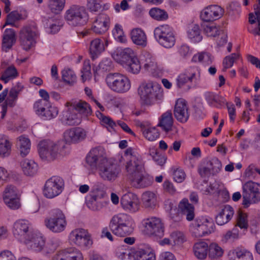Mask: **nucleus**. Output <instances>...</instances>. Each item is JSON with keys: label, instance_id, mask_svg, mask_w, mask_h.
<instances>
[{"label": "nucleus", "instance_id": "nucleus-33", "mask_svg": "<svg viewBox=\"0 0 260 260\" xmlns=\"http://www.w3.org/2000/svg\"><path fill=\"white\" fill-rule=\"evenodd\" d=\"M204 95L206 102L212 107L220 109L226 104L225 99L218 94L207 92Z\"/></svg>", "mask_w": 260, "mask_h": 260}, {"label": "nucleus", "instance_id": "nucleus-24", "mask_svg": "<svg viewBox=\"0 0 260 260\" xmlns=\"http://www.w3.org/2000/svg\"><path fill=\"white\" fill-rule=\"evenodd\" d=\"M104 154V150L102 148L95 147L92 149L86 157V164L91 169H98L99 165L106 158Z\"/></svg>", "mask_w": 260, "mask_h": 260}, {"label": "nucleus", "instance_id": "nucleus-49", "mask_svg": "<svg viewBox=\"0 0 260 260\" xmlns=\"http://www.w3.org/2000/svg\"><path fill=\"white\" fill-rule=\"evenodd\" d=\"M208 256L211 259H217L223 253V250L217 243H212L208 246Z\"/></svg>", "mask_w": 260, "mask_h": 260}, {"label": "nucleus", "instance_id": "nucleus-17", "mask_svg": "<svg viewBox=\"0 0 260 260\" xmlns=\"http://www.w3.org/2000/svg\"><path fill=\"white\" fill-rule=\"evenodd\" d=\"M30 226V224L28 220L18 219L13 223L12 233L15 238L23 242L32 232Z\"/></svg>", "mask_w": 260, "mask_h": 260}, {"label": "nucleus", "instance_id": "nucleus-21", "mask_svg": "<svg viewBox=\"0 0 260 260\" xmlns=\"http://www.w3.org/2000/svg\"><path fill=\"white\" fill-rule=\"evenodd\" d=\"M224 13V10L216 5L205 7L200 14L201 19L206 22L213 21L220 18Z\"/></svg>", "mask_w": 260, "mask_h": 260}, {"label": "nucleus", "instance_id": "nucleus-25", "mask_svg": "<svg viewBox=\"0 0 260 260\" xmlns=\"http://www.w3.org/2000/svg\"><path fill=\"white\" fill-rule=\"evenodd\" d=\"M174 114L176 119L181 122H186L189 117L188 106L186 101L183 99H178L176 103Z\"/></svg>", "mask_w": 260, "mask_h": 260}, {"label": "nucleus", "instance_id": "nucleus-10", "mask_svg": "<svg viewBox=\"0 0 260 260\" xmlns=\"http://www.w3.org/2000/svg\"><path fill=\"white\" fill-rule=\"evenodd\" d=\"M71 243L82 249H89L93 244L91 234L87 230L77 228L71 232L69 236Z\"/></svg>", "mask_w": 260, "mask_h": 260}, {"label": "nucleus", "instance_id": "nucleus-40", "mask_svg": "<svg viewBox=\"0 0 260 260\" xmlns=\"http://www.w3.org/2000/svg\"><path fill=\"white\" fill-rule=\"evenodd\" d=\"M30 146V141L27 137L22 135L17 139L16 146L22 156H25L29 153Z\"/></svg>", "mask_w": 260, "mask_h": 260}, {"label": "nucleus", "instance_id": "nucleus-60", "mask_svg": "<svg viewBox=\"0 0 260 260\" xmlns=\"http://www.w3.org/2000/svg\"><path fill=\"white\" fill-rule=\"evenodd\" d=\"M22 15L18 12L14 11L9 13L7 17L5 26L11 25L16 27V22L21 19Z\"/></svg>", "mask_w": 260, "mask_h": 260}, {"label": "nucleus", "instance_id": "nucleus-11", "mask_svg": "<svg viewBox=\"0 0 260 260\" xmlns=\"http://www.w3.org/2000/svg\"><path fill=\"white\" fill-rule=\"evenodd\" d=\"M243 205L248 207L251 204L260 202V184L253 181H248L243 186Z\"/></svg>", "mask_w": 260, "mask_h": 260}, {"label": "nucleus", "instance_id": "nucleus-51", "mask_svg": "<svg viewBox=\"0 0 260 260\" xmlns=\"http://www.w3.org/2000/svg\"><path fill=\"white\" fill-rule=\"evenodd\" d=\"M191 61L194 62H202L209 65L212 63L211 55L206 52H201L194 54Z\"/></svg>", "mask_w": 260, "mask_h": 260}, {"label": "nucleus", "instance_id": "nucleus-20", "mask_svg": "<svg viewBox=\"0 0 260 260\" xmlns=\"http://www.w3.org/2000/svg\"><path fill=\"white\" fill-rule=\"evenodd\" d=\"M34 109L38 116L46 120L55 118L58 114L57 108L52 106L51 103L44 106L41 104L34 105Z\"/></svg>", "mask_w": 260, "mask_h": 260}, {"label": "nucleus", "instance_id": "nucleus-2", "mask_svg": "<svg viewBox=\"0 0 260 260\" xmlns=\"http://www.w3.org/2000/svg\"><path fill=\"white\" fill-rule=\"evenodd\" d=\"M134 221L129 215L119 213L111 219L109 226L115 235L124 237L131 235L134 231Z\"/></svg>", "mask_w": 260, "mask_h": 260}, {"label": "nucleus", "instance_id": "nucleus-36", "mask_svg": "<svg viewBox=\"0 0 260 260\" xmlns=\"http://www.w3.org/2000/svg\"><path fill=\"white\" fill-rule=\"evenodd\" d=\"M136 252L134 249L126 245L118 247L116 255L121 260H136Z\"/></svg>", "mask_w": 260, "mask_h": 260}, {"label": "nucleus", "instance_id": "nucleus-59", "mask_svg": "<svg viewBox=\"0 0 260 260\" xmlns=\"http://www.w3.org/2000/svg\"><path fill=\"white\" fill-rule=\"evenodd\" d=\"M136 260H155L154 253L140 249L136 252Z\"/></svg>", "mask_w": 260, "mask_h": 260}, {"label": "nucleus", "instance_id": "nucleus-29", "mask_svg": "<svg viewBox=\"0 0 260 260\" xmlns=\"http://www.w3.org/2000/svg\"><path fill=\"white\" fill-rule=\"evenodd\" d=\"M16 40V34L14 29L6 28L2 36V50L5 52H9L15 44Z\"/></svg>", "mask_w": 260, "mask_h": 260}, {"label": "nucleus", "instance_id": "nucleus-32", "mask_svg": "<svg viewBox=\"0 0 260 260\" xmlns=\"http://www.w3.org/2000/svg\"><path fill=\"white\" fill-rule=\"evenodd\" d=\"M144 60L142 62L143 68L153 76H157L161 70L156 62L155 58L151 54L146 53L144 55Z\"/></svg>", "mask_w": 260, "mask_h": 260}, {"label": "nucleus", "instance_id": "nucleus-23", "mask_svg": "<svg viewBox=\"0 0 260 260\" xmlns=\"http://www.w3.org/2000/svg\"><path fill=\"white\" fill-rule=\"evenodd\" d=\"M86 131L80 127H75L67 129L63 133L66 143H78L83 141L86 137Z\"/></svg>", "mask_w": 260, "mask_h": 260}, {"label": "nucleus", "instance_id": "nucleus-7", "mask_svg": "<svg viewBox=\"0 0 260 260\" xmlns=\"http://www.w3.org/2000/svg\"><path fill=\"white\" fill-rule=\"evenodd\" d=\"M141 99L146 105H151L162 96V90L159 86L152 82L143 83L138 88Z\"/></svg>", "mask_w": 260, "mask_h": 260}, {"label": "nucleus", "instance_id": "nucleus-37", "mask_svg": "<svg viewBox=\"0 0 260 260\" xmlns=\"http://www.w3.org/2000/svg\"><path fill=\"white\" fill-rule=\"evenodd\" d=\"M131 38L133 42L138 46L144 47L147 45V37L141 28H136L132 30Z\"/></svg>", "mask_w": 260, "mask_h": 260}, {"label": "nucleus", "instance_id": "nucleus-9", "mask_svg": "<svg viewBox=\"0 0 260 260\" xmlns=\"http://www.w3.org/2000/svg\"><path fill=\"white\" fill-rule=\"evenodd\" d=\"M154 36L157 42L166 48H170L175 44L176 39L172 27L168 25H161L154 30Z\"/></svg>", "mask_w": 260, "mask_h": 260}, {"label": "nucleus", "instance_id": "nucleus-56", "mask_svg": "<svg viewBox=\"0 0 260 260\" xmlns=\"http://www.w3.org/2000/svg\"><path fill=\"white\" fill-rule=\"evenodd\" d=\"M112 34L114 39L120 43H125L126 38L124 34L122 27L119 24H116L114 29L112 30Z\"/></svg>", "mask_w": 260, "mask_h": 260}, {"label": "nucleus", "instance_id": "nucleus-5", "mask_svg": "<svg viewBox=\"0 0 260 260\" xmlns=\"http://www.w3.org/2000/svg\"><path fill=\"white\" fill-rule=\"evenodd\" d=\"M106 82L112 91L118 93L127 92L131 87L129 79L126 76L118 73L108 74Z\"/></svg>", "mask_w": 260, "mask_h": 260}, {"label": "nucleus", "instance_id": "nucleus-50", "mask_svg": "<svg viewBox=\"0 0 260 260\" xmlns=\"http://www.w3.org/2000/svg\"><path fill=\"white\" fill-rule=\"evenodd\" d=\"M18 76L17 69L14 66L8 67L3 73L1 80L5 83H7L9 81L16 78Z\"/></svg>", "mask_w": 260, "mask_h": 260}, {"label": "nucleus", "instance_id": "nucleus-16", "mask_svg": "<svg viewBox=\"0 0 260 260\" xmlns=\"http://www.w3.org/2000/svg\"><path fill=\"white\" fill-rule=\"evenodd\" d=\"M143 224L147 234L160 238L164 236L165 226L160 218L156 217H150L143 219Z\"/></svg>", "mask_w": 260, "mask_h": 260}, {"label": "nucleus", "instance_id": "nucleus-47", "mask_svg": "<svg viewBox=\"0 0 260 260\" xmlns=\"http://www.w3.org/2000/svg\"><path fill=\"white\" fill-rule=\"evenodd\" d=\"M197 223H199L206 235L211 233L214 231V224L211 218L202 217L197 219Z\"/></svg>", "mask_w": 260, "mask_h": 260}, {"label": "nucleus", "instance_id": "nucleus-19", "mask_svg": "<svg viewBox=\"0 0 260 260\" xmlns=\"http://www.w3.org/2000/svg\"><path fill=\"white\" fill-rule=\"evenodd\" d=\"M120 203L122 208L130 213H136L140 209V202L137 196L131 192L122 196Z\"/></svg>", "mask_w": 260, "mask_h": 260}, {"label": "nucleus", "instance_id": "nucleus-28", "mask_svg": "<svg viewBox=\"0 0 260 260\" xmlns=\"http://www.w3.org/2000/svg\"><path fill=\"white\" fill-rule=\"evenodd\" d=\"M66 109L62 113L61 120L62 122L69 125L79 124L82 121L81 116L71 106H65Z\"/></svg>", "mask_w": 260, "mask_h": 260}, {"label": "nucleus", "instance_id": "nucleus-14", "mask_svg": "<svg viewBox=\"0 0 260 260\" xmlns=\"http://www.w3.org/2000/svg\"><path fill=\"white\" fill-rule=\"evenodd\" d=\"M98 174L104 180L113 181L118 177L120 170L118 166L106 158L98 166Z\"/></svg>", "mask_w": 260, "mask_h": 260}, {"label": "nucleus", "instance_id": "nucleus-55", "mask_svg": "<svg viewBox=\"0 0 260 260\" xmlns=\"http://www.w3.org/2000/svg\"><path fill=\"white\" fill-rule=\"evenodd\" d=\"M62 78L64 82L70 85H73L77 81L74 72L70 69H64L62 71Z\"/></svg>", "mask_w": 260, "mask_h": 260}, {"label": "nucleus", "instance_id": "nucleus-18", "mask_svg": "<svg viewBox=\"0 0 260 260\" xmlns=\"http://www.w3.org/2000/svg\"><path fill=\"white\" fill-rule=\"evenodd\" d=\"M104 188V185L101 183L98 182L94 184L89 199L86 202V205L88 208L92 210L99 209L100 205L99 200L106 195Z\"/></svg>", "mask_w": 260, "mask_h": 260}, {"label": "nucleus", "instance_id": "nucleus-48", "mask_svg": "<svg viewBox=\"0 0 260 260\" xmlns=\"http://www.w3.org/2000/svg\"><path fill=\"white\" fill-rule=\"evenodd\" d=\"M197 223H199L206 235L211 233L214 231V224L211 218L202 217L197 219Z\"/></svg>", "mask_w": 260, "mask_h": 260}, {"label": "nucleus", "instance_id": "nucleus-62", "mask_svg": "<svg viewBox=\"0 0 260 260\" xmlns=\"http://www.w3.org/2000/svg\"><path fill=\"white\" fill-rule=\"evenodd\" d=\"M204 32L210 37H215L219 35V30L214 24H209L204 26Z\"/></svg>", "mask_w": 260, "mask_h": 260}, {"label": "nucleus", "instance_id": "nucleus-45", "mask_svg": "<svg viewBox=\"0 0 260 260\" xmlns=\"http://www.w3.org/2000/svg\"><path fill=\"white\" fill-rule=\"evenodd\" d=\"M143 204L146 208H153L157 203V196L155 193L147 191L144 192L142 196Z\"/></svg>", "mask_w": 260, "mask_h": 260}, {"label": "nucleus", "instance_id": "nucleus-38", "mask_svg": "<svg viewBox=\"0 0 260 260\" xmlns=\"http://www.w3.org/2000/svg\"><path fill=\"white\" fill-rule=\"evenodd\" d=\"M173 124V119L172 112L168 111L163 113L159 118L157 126L160 127L162 131L168 132L172 129Z\"/></svg>", "mask_w": 260, "mask_h": 260}, {"label": "nucleus", "instance_id": "nucleus-6", "mask_svg": "<svg viewBox=\"0 0 260 260\" xmlns=\"http://www.w3.org/2000/svg\"><path fill=\"white\" fill-rule=\"evenodd\" d=\"M201 79V70L199 67L190 66L179 74L176 79V85L178 88L188 89L189 84L198 83Z\"/></svg>", "mask_w": 260, "mask_h": 260}, {"label": "nucleus", "instance_id": "nucleus-15", "mask_svg": "<svg viewBox=\"0 0 260 260\" xmlns=\"http://www.w3.org/2000/svg\"><path fill=\"white\" fill-rule=\"evenodd\" d=\"M3 200L7 207L13 210L21 206L20 196L17 188L13 185H7L3 192Z\"/></svg>", "mask_w": 260, "mask_h": 260}, {"label": "nucleus", "instance_id": "nucleus-12", "mask_svg": "<svg viewBox=\"0 0 260 260\" xmlns=\"http://www.w3.org/2000/svg\"><path fill=\"white\" fill-rule=\"evenodd\" d=\"M38 36L37 28L34 26H25L19 32V41L22 48L28 51L33 47Z\"/></svg>", "mask_w": 260, "mask_h": 260}, {"label": "nucleus", "instance_id": "nucleus-26", "mask_svg": "<svg viewBox=\"0 0 260 260\" xmlns=\"http://www.w3.org/2000/svg\"><path fill=\"white\" fill-rule=\"evenodd\" d=\"M23 242L36 251H41L45 245V240L42 234L37 232H32Z\"/></svg>", "mask_w": 260, "mask_h": 260}, {"label": "nucleus", "instance_id": "nucleus-44", "mask_svg": "<svg viewBox=\"0 0 260 260\" xmlns=\"http://www.w3.org/2000/svg\"><path fill=\"white\" fill-rule=\"evenodd\" d=\"M187 34L188 38L193 43H199L202 40L200 26L197 24H193L189 26Z\"/></svg>", "mask_w": 260, "mask_h": 260}, {"label": "nucleus", "instance_id": "nucleus-42", "mask_svg": "<svg viewBox=\"0 0 260 260\" xmlns=\"http://www.w3.org/2000/svg\"><path fill=\"white\" fill-rule=\"evenodd\" d=\"M12 143L7 136L0 135V156L8 157L11 152Z\"/></svg>", "mask_w": 260, "mask_h": 260}, {"label": "nucleus", "instance_id": "nucleus-39", "mask_svg": "<svg viewBox=\"0 0 260 260\" xmlns=\"http://www.w3.org/2000/svg\"><path fill=\"white\" fill-rule=\"evenodd\" d=\"M117 56L121 63L125 64L136 56L134 51L131 48H119L117 51Z\"/></svg>", "mask_w": 260, "mask_h": 260}, {"label": "nucleus", "instance_id": "nucleus-58", "mask_svg": "<svg viewBox=\"0 0 260 260\" xmlns=\"http://www.w3.org/2000/svg\"><path fill=\"white\" fill-rule=\"evenodd\" d=\"M143 134L147 140L150 141L155 140L159 136V133L155 127H151L144 129L143 131Z\"/></svg>", "mask_w": 260, "mask_h": 260}, {"label": "nucleus", "instance_id": "nucleus-54", "mask_svg": "<svg viewBox=\"0 0 260 260\" xmlns=\"http://www.w3.org/2000/svg\"><path fill=\"white\" fill-rule=\"evenodd\" d=\"M126 71L133 74L139 73L141 66L138 58L136 56L133 59L125 64Z\"/></svg>", "mask_w": 260, "mask_h": 260}, {"label": "nucleus", "instance_id": "nucleus-27", "mask_svg": "<svg viewBox=\"0 0 260 260\" xmlns=\"http://www.w3.org/2000/svg\"><path fill=\"white\" fill-rule=\"evenodd\" d=\"M110 18L105 13L99 14L93 22L92 30L96 34L101 35L106 32L109 27Z\"/></svg>", "mask_w": 260, "mask_h": 260}, {"label": "nucleus", "instance_id": "nucleus-46", "mask_svg": "<svg viewBox=\"0 0 260 260\" xmlns=\"http://www.w3.org/2000/svg\"><path fill=\"white\" fill-rule=\"evenodd\" d=\"M95 114L100 119L102 125L106 127L108 129L111 128L115 130L117 128V121H114L110 117L105 116L99 111H96Z\"/></svg>", "mask_w": 260, "mask_h": 260}, {"label": "nucleus", "instance_id": "nucleus-43", "mask_svg": "<svg viewBox=\"0 0 260 260\" xmlns=\"http://www.w3.org/2000/svg\"><path fill=\"white\" fill-rule=\"evenodd\" d=\"M208 245L204 241H200L194 244L193 246V252L194 255L199 259H205L208 253Z\"/></svg>", "mask_w": 260, "mask_h": 260}, {"label": "nucleus", "instance_id": "nucleus-64", "mask_svg": "<svg viewBox=\"0 0 260 260\" xmlns=\"http://www.w3.org/2000/svg\"><path fill=\"white\" fill-rule=\"evenodd\" d=\"M170 238L174 244H181L185 240L184 234L178 231L172 232L170 234Z\"/></svg>", "mask_w": 260, "mask_h": 260}, {"label": "nucleus", "instance_id": "nucleus-53", "mask_svg": "<svg viewBox=\"0 0 260 260\" xmlns=\"http://www.w3.org/2000/svg\"><path fill=\"white\" fill-rule=\"evenodd\" d=\"M149 13L152 18L158 21H164L168 18L167 12L158 8L151 9Z\"/></svg>", "mask_w": 260, "mask_h": 260}, {"label": "nucleus", "instance_id": "nucleus-34", "mask_svg": "<svg viewBox=\"0 0 260 260\" xmlns=\"http://www.w3.org/2000/svg\"><path fill=\"white\" fill-rule=\"evenodd\" d=\"M234 210L230 205H225L216 217V222L220 225L228 223L233 217Z\"/></svg>", "mask_w": 260, "mask_h": 260}, {"label": "nucleus", "instance_id": "nucleus-1", "mask_svg": "<svg viewBox=\"0 0 260 260\" xmlns=\"http://www.w3.org/2000/svg\"><path fill=\"white\" fill-rule=\"evenodd\" d=\"M124 157L127 160L125 169L131 185L136 188L150 186L153 179L146 172L141 156L129 147L125 151Z\"/></svg>", "mask_w": 260, "mask_h": 260}, {"label": "nucleus", "instance_id": "nucleus-13", "mask_svg": "<svg viewBox=\"0 0 260 260\" xmlns=\"http://www.w3.org/2000/svg\"><path fill=\"white\" fill-rule=\"evenodd\" d=\"M64 187V181L63 178L58 176H53L46 181L43 194L48 199H53L59 195Z\"/></svg>", "mask_w": 260, "mask_h": 260}, {"label": "nucleus", "instance_id": "nucleus-57", "mask_svg": "<svg viewBox=\"0 0 260 260\" xmlns=\"http://www.w3.org/2000/svg\"><path fill=\"white\" fill-rule=\"evenodd\" d=\"M240 58V54L238 53H232L230 55L226 56L223 60V70L225 71L226 69L233 67L234 63L236 60Z\"/></svg>", "mask_w": 260, "mask_h": 260}, {"label": "nucleus", "instance_id": "nucleus-41", "mask_svg": "<svg viewBox=\"0 0 260 260\" xmlns=\"http://www.w3.org/2000/svg\"><path fill=\"white\" fill-rule=\"evenodd\" d=\"M24 174L27 176H33L38 171V166L33 160L25 159L21 162Z\"/></svg>", "mask_w": 260, "mask_h": 260}, {"label": "nucleus", "instance_id": "nucleus-61", "mask_svg": "<svg viewBox=\"0 0 260 260\" xmlns=\"http://www.w3.org/2000/svg\"><path fill=\"white\" fill-rule=\"evenodd\" d=\"M81 78L83 82L90 80L91 78V67L89 60L85 61L81 70Z\"/></svg>", "mask_w": 260, "mask_h": 260}, {"label": "nucleus", "instance_id": "nucleus-63", "mask_svg": "<svg viewBox=\"0 0 260 260\" xmlns=\"http://www.w3.org/2000/svg\"><path fill=\"white\" fill-rule=\"evenodd\" d=\"M235 255L237 260H253L252 253L245 249L236 250Z\"/></svg>", "mask_w": 260, "mask_h": 260}, {"label": "nucleus", "instance_id": "nucleus-30", "mask_svg": "<svg viewBox=\"0 0 260 260\" xmlns=\"http://www.w3.org/2000/svg\"><path fill=\"white\" fill-rule=\"evenodd\" d=\"M65 106H71L81 116V118L91 115L92 110L90 106L87 102L82 101H72L67 102Z\"/></svg>", "mask_w": 260, "mask_h": 260}, {"label": "nucleus", "instance_id": "nucleus-35", "mask_svg": "<svg viewBox=\"0 0 260 260\" xmlns=\"http://www.w3.org/2000/svg\"><path fill=\"white\" fill-rule=\"evenodd\" d=\"M178 209L182 214L186 216L188 221H191L194 217V207L190 204L187 199L184 198L178 205Z\"/></svg>", "mask_w": 260, "mask_h": 260}, {"label": "nucleus", "instance_id": "nucleus-4", "mask_svg": "<svg viewBox=\"0 0 260 260\" xmlns=\"http://www.w3.org/2000/svg\"><path fill=\"white\" fill-rule=\"evenodd\" d=\"M44 223L46 226L54 233L63 232L67 225V221L64 214L58 208L50 211L49 215L45 218Z\"/></svg>", "mask_w": 260, "mask_h": 260}, {"label": "nucleus", "instance_id": "nucleus-31", "mask_svg": "<svg viewBox=\"0 0 260 260\" xmlns=\"http://www.w3.org/2000/svg\"><path fill=\"white\" fill-rule=\"evenodd\" d=\"M108 44V41L105 38H96L92 40L89 49L92 59L96 58L105 50Z\"/></svg>", "mask_w": 260, "mask_h": 260}, {"label": "nucleus", "instance_id": "nucleus-3", "mask_svg": "<svg viewBox=\"0 0 260 260\" xmlns=\"http://www.w3.org/2000/svg\"><path fill=\"white\" fill-rule=\"evenodd\" d=\"M65 146L49 140L42 141L38 144V151L42 159H54L64 155Z\"/></svg>", "mask_w": 260, "mask_h": 260}, {"label": "nucleus", "instance_id": "nucleus-22", "mask_svg": "<svg viewBox=\"0 0 260 260\" xmlns=\"http://www.w3.org/2000/svg\"><path fill=\"white\" fill-rule=\"evenodd\" d=\"M51 260H83V256L79 249L71 247L58 251Z\"/></svg>", "mask_w": 260, "mask_h": 260}, {"label": "nucleus", "instance_id": "nucleus-52", "mask_svg": "<svg viewBox=\"0 0 260 260\" xmlns=\"http://www.w3.org/2000/svg\"><path fill=\"white\" fill-rule=\"evenodd\" d=\"M66 0H49L48 7L54 14H58L64 8Z\"/></svg>", "mask_w": 260, "mask_h": 260}, {"label": "nucleus", "instance_id": "nucleus-8", "mask_svg": "<svg viewBox=\"0 0 260 260\" xmlns=\"http://www.w3.org/2000/svg\"><path fill=\"white\" fill-rule=\"evenodd\" d=\"M64 19L68 24L73 26H83L88 20L85 9L77 5H73L64 13Z\"/></svg>", "mask_w": 260, "mask_h": 260}]
</instances>
